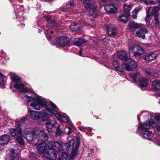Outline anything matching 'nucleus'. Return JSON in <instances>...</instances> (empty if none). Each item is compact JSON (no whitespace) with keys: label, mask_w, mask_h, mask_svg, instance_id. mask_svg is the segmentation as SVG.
Here are the masks:
<instances>
[{"label":"nucleus","mask_w":160,"mask_h":160,"mask_svg":"<svg viewBox=\"0 0 160 160\" xmlns=\"http://www.w3.org/2000/svg\"><path fill=\"white\" fill-rule=\"evenodd\" d=\"M25 86V85L22 83H16L14 86V87L17 89H21Z\"/></svg>","instance_id":"nucleus-43"},{"label":"nucleus","mask_w":160,"mask_h":160,"mask_svg":"<svg viewBox=\"0 0 160 160\" xmlns=\"http://www.w3.org/2000/svg\"><path fill=\"white\" fill-rule=\"evenodd\" d=\"M14 11L16 13V15L17 16L16 18L17 19H19L18 21H21L22 20V21L23 20V17L21 16L20 17L19 16L22 14V11H23L24 9V7L20 5H16L14 6Z\"/></svg>","instance_id":"nucleus-9"},{"label":"nucleus","mask_w":160,"mask_h":160,"mask_svg":"<svg viewBox=\"0 0 160 160\" xmlns=\"http://www.w3.org/2000/svg\"><path fill=\"white\" fill-rule=\"evenodd\" d=\"M127 62L123 63V70L130 71L135 70L137 68V65L134 61L131 59H128Z\"/></svg>","instance_id":"nucleus-8"},{"label":"nucleus","mask_w":160,"mask_h":160,"mask_svg":"<svg viewBox=\"0 0 160 160\" xmlns=\"http://www.w3.org/2000/svg\"><path fill=\"white\" fill-rule=\"evenodd\" d=\"M67 154L64 152L62 153L61 155L60 156L58 160H67Z\"/></svg>","instance_id":"nucleus-42"},{"label":"nucleus","mask_w":160,"mask_h":160,"mask_svg":"<svg viewBox=\"0 0 160 160\" xmlns=\"http://www.w3.org/2000/svg\"><path fill=\"white\" fill-rule=\"evenodd\" d=\"M5 76L0 72V85L4 84L3 79Z\"/></svg>","instance_id":"nucleus-50"},{"label":"nucleus","mask_w":160,"mask_h":160,"mask_svg":"<svg viewBox=\"0 0 160 160\" xmlns=\"http://www.w3.org/2000/svg\"><path fill=\"white\" fill-rule=\"evenodd\" d=\"M85 130H88V131L89 132H91L92 130V128L89 127H85Z\"/></svg>","instance_id":"nucleus-62"},{"label":"nucleus","mask_w":160,"mask_h":160,"mask_svg":"<svg viewBox=\"0 0 160 160\" xmlns=\"http://www.w3.org/2000/svg\"><path fill=\"white\" fill-rule=\"evenodd\" d=\"M129 75L130 77L136 82L139 81L141 77V75L138 72H131L129 74Z\"/></svg>","instance_id":"nucleus-25"},{"label":"nucleus","mask_w":160,"mask_h":160,"mask_svg":"<svg viewBox=\"0 0 160 160\" xmlns=\"http://www.w3.org/2000/svg\"><path fill=\"white\" fill-rule=\"evenodd\" d=\"M143 53V50L141 47L139 46L138 45L135 54H134V56L135 57L137 56H140Z\"/></svg>","instance_id":"nucleus-32"},{"label":"nucleus","mask_w":160,"mask_h":160,"mask_svg":"<svg viewBox=\"0 0 160 160\" xmlns=\"http://www.w3.org/2000/svg\"><path fill=\"white\" fill-rule=\"evenodd\" d=\"M10 138L8 135H2L0 137V141L2 142L0 144L2 145L7 144L10 141Z\"/></svg>","instance_id":"nucleus-23"},{"label":"nucleus","mask_w":160,"mask_h":160,"mask_svg":"<svg viewBox=\"0 0 160 160\" xmlns=\"http://www.w3.org/2000/svg\"><path fill=\"white\" fill-rule=\"evenodd\" d=\"M154 19L155 21V23L157 25H158L160 23L158 14H156L154 15Z\"/></svg>","instance_id":"nucleus-48"},{"label":"nucleus","mask_w":160,"mask_h":160,"mask_svg":"<svg viewBox=\"0 0 160 160\" xmlns=\"http://www.w3.org/2000/svg\"><path fill=\"white\" fill-rule=\"evenodd\" d=\"M138 45L136 44H134L132 45L129 48V52L130 53H132L135 54V52L136 51Z\"/></svg>","instance_id":"nucleus-38"},{"label":"nucleus","mask_w":160,"mask_h":160,"mask_svg":"<svg viewBox=\"0 0 160 160\" xmlns=\"http://www.w3.org/2000/svg\"><path fill=\"white\" fill-rule=\"evenodd\" d=\"M29 157L31 160L35 159L36 158V154L35 153H30L29 154Z\"/></svg>","instance_id":"nucleus-51"},{"label":"nucleus","mask_w":160,"mask_h":160,"mask_svg":"<svg viewBox=\"0 0 160 160\" xmlns=\"http://www.w3.org/2000/svg\"><path fill=\"white\" fill-rule=\"evenodd\" d=\"M57 158V154L56 153L53 151L51 153V160H55Z\"/></svg>","instance_id":"nucleus-49"},{"label":"nucleus","mask_w":160,"mask_h":160,"mask_svg":"<svg viewBox=\"0 0 160 160\" xmlns=\"http://www.w3.org/2000/svg\"><path fill=\"white\" fill-rule=\"evenodd\" d=\"M51 145V150L52 149L55 152H59L63 150L62 145L57 142H52Z\"/></svg>","instance_id":"nucleus-10"},{"label":"nucleus","mask_w":160,"mask_h":160,"mask_svg":"<svg viewBox=\"0 0 160 160\" xmlns=\"http://www.w3.org/2000/svg\"><path fill=\"white\" fill-rule=\"evenodd\" d=\"M35 145L36 146L37 149L39 154L43 153V157L50 159L49 147L45 143L38 142Z\"/></svg>","instance_id":"nucleus-4"},{"label":"nucleus","mask_w":160,"mask_h":160,"mask_svg":"<svg viewBox=\"0 0 160 160\" xmlns=\"http://www.w3.org/2000/svg\"><path fill=\"white\" fill-rule=\"evenodd\" d=\"M160 9V7H150L148 8L147 11L151 14H155L158 12Z\"/></svg>","instance_id":"nucleus-28"},{"label":"nucleus","mask_w":160,"mask_h":160,"mask_svg":"<svg viewBox=\"0 0 160 160\" xmlns=\"http://www.w3.org/2000/svg\"><path fill=\"white\" fill-rule=\"evenodd\" d=\"M72 7V6H71L68 3L66 5V8H67V9L68 10V9H69Z\"/></svg>","instance_id":"nucleus-63"},{"label":"nucleus","mask_w":160,"mask_h":160,"mask_svg":"<svg viewBox=\"0 0 160 160\" xmlns=\"http://www.w3.org/2000/svg\"><path fill=\"white\" fill-rule=\"evenodd\" d=\"M155 119L158 121V122L160 123V116H156L155 117Z\"/></svg>","instance_id":"nucleus-58"},{"label":"nucleus","mask_w":160,"mask_h":160,"mask_svg":"<svg viewBox=\"0 0 160 160\" xmlns=\"http://www.w3.org/2000/svg\"><path fill=\"white\" fill-rule=\"evenodd\" d=\"M74 0H70L68 3L72 6L74 4Z\"/></svg>","instance_id":"nucleus-57"},{"label":"nucleus","mask_w":160,"mask_h":160,"mask_svg":"<svg viewBox=\"0 0 160 160\" xmlns=\"http://www.w3.org/2000/svg\"><path fill=\"white\" fill-rule=\"evenodd\" d=\"M119 20L124 23H126L128 21V19L126 15L123 13L119 17Z\"/></svg>","instance_id":"nucleus-37"},{"label":"nucleus","mask_w":160,"mask_h":160,"mask_svg":"<svg viewBox=\"0 0 160 160\" xmlns=\"http://www.w3.org/2000/svg\"><path fill=\"white\" fill-rule=\"evenodd\" d=\"M51 126L52 128L54 127L56 128V136H60L63 133L62 131L60 129V126L56 121H54L53 123L51 122Z\"/></svg>","instance_id":"nucleus-17"},{"label":"nucleus","mask_w":160,"mask_h":160,"mask_svg":"<svg viewBox=\"0 0 160 160\" xmlns=\"http://www.w3.org/2000/svg\"><path fill=\"white\" fill-rule=\"evenodd\" d=\"M21 146H19L18 147V148L17 150V152H18V154H19V152L21 151V149L20 148V147Z\"/></svg>","instance_id":"nucleus-64"},{"label":"nucleus","mask_w":160,"mask_h":160,"mask_svg":"<svg viewBox=\"0 0 160 160\" xmlns=\"http://www.w3.org/2000/svg\"><path fill=\"white\" fill-rule=\"evenodd\" d=\"M15 126L16 127V129L18 130H20L22 131V123L21 122V121H18L16 122Z\"/></svg>","instance_id":"nucleus-46"},{"label":"nucleus","mask_w":160,"mask_h":160,"mask_svg":"<svg viewBox=\"0 0 160 160\" xmlns=\"http://www.w3.org/2000/svg\"><path fill=\"white\" fill-rule=\"evenodd\" d=\"M106 29L108 34L111 37L114 36L117 32V28L112 25L107 26Z\"/></svg>","instance_id":"nucleus-13"},{"label":"nucleus","mask_w":160,"mask_h":160,"mask_svg":"<svg viewBox=\"0 0 160 160\" xmlns=\"http://www.w3.org/2000/svg\"><path fill=\"white\" fill-rule=\"evenodd\" d=\"M78 148L77 146H76L75 148L71 150L72 152L71 154V158H73L77 155V150Z\"/></svg>","instance_id":"nucleus-40"},{"label":"nucleus","mask_w":160,"mask_h":160,"mask_svg":"<svg viewBox=\"0 0 160 160\" xmlns=\"http://www.w3.org/2000/svg\"><path fill=\"white\" fill-rule=\"evenodd\" d=\"M24 133L26 136L25 138L28 141H32L36 137L35 130L32 128H26L24 130Z\"/></svg>","instance_id":"nucleus-7"},{"label":"nucleus","mask_w":160,"mask_h":160,"mask_svg":"<svg viewBox=\"0 0 160 160\" xmlns=\"http://www.w3.org/2000/svg\"><path fill=\"white\" fill-rule=\"evenodd\" d=\"M141 2H143L146 4H149V3H151L152 4H154V2H151L150 0H141Z\"/></svg>","instance_id":"nucleus-53"},{"label":"nucleus","mask_w":160,"mask_h":160,"mask_svg":"<svg viewBox=\"0 0 160 160\" xmlns=\"http://www.w3.org/2000/svg\"><path fill=\"white\" fill-rule=\"evenodd\" d=\"M58 110L57 106L51 101V116L54 115L61 122H67L68 121V117L65 113L62 115L58 113Z\"/></svg>","instance_id":"nucleus-2"},{"label":"nucleus","mask_w":160,"mask_h":160,"mask_svg":"<svg viewBox=\"0 0 160 160\" xmlns=\"http://www.w3.org/2000/svg\"><path fill=\"white\" fill-rule=\"evenodd\" d=\"M150 128V126L148 124L147 121L143 123L139 122L138 126V130L140 131L142 134L149 130Z\"/></svg>","instance_id":"nucleus-11"},{"label":"nucleus","mask_w":160,"mask_h":160,"mask_svg":"<svg viewBox=\"0 0 160 160\" xmlns=\"http://www.w3.org/2000/svg\"><path fill=\"white\" fill-rule=\"evenodd\" d=\"M81 28L80 24L75 22L72 23L70 26L71 31L73 32L77 31L80 29Z\"/></svg>","instance_id":"nucleus-27"},{"label":"nucleus","mask_w":160,"mask_h":160,"mask_svg":"<svg viewBox=\"0 0 160 160\" xmlns=\"http://www.w3.org/2000/svg\"><path fill=\"white\" fill-rule=\"evenodd\" d=\"M15 151V150L14 149H12L10 151L12 154L7 156L6 160H17V158L13 156V154H14Z\"/></svg>","instance_id":"nucleus-31"},{"label":"nucleus","mask_w":160,"mask_h":160,"mask_svg":"<svg viewBox=\"0 0 160 160\" xmlns=\"http://www.w3.org/2000/svg\"><path fill=\"white\" fill-rule=\"evenodd\" d=\"M113 65L117 71L120 72H122L123 71V63L120 64L117 61L113 62Z\"/></svg>","instance_id":"nucleus-24"},{"label":"nucleus","mask_w":160,"mask_h":160,"mask_svg":"<svg viewBox=\"0 0 160 160\" xmlns=\"http://www.w3.org/2000/svg\"><path fill=\"white\" fill-rule=\"evenodd\" d=\"M148 32V30L146 28H142L137 31L136 34L137 37L142 39H144L145 38V34Z\"/></svg>","instance_id":"nucleus-19"},{"label":"nucleus","mask_w":160,"mask_h":160,"mask_svg":"<svg viewBox=\"0 0 160 160\" xmlns=\"http://www.w3.org/2000/svg\"><path fill=\"white\" fill-rule=\"evenodd\" d=\"M74 43L75 45L78 46H79L82 45L83 44L86 43V41L84 39H80L78 38L75 39Z\"/></svg>","instance_id":"nucleus-30"},{"label":"nucleus","mask_w":160,"mask_h":160,"mask_svg":"<svg viewBox=\"0 0 160 160\" xmlns=\"http://www.w3.org/2000/svg\"><path fill=\"white\" fill-rule=\"evenodd\" d=\"M105 10L108 12L115 13L117 10V8L113 3L106 5L104 7Z\"/></svg>","instance_id":"nucleus-15"},{"label":"nucleus","mask_w":160,"mask_h":160,"mask_svg":"<svg viewBox=\"0 0 160 160\" xmlns=\"http://www.w3.org/2000/svg\"><path fill=\"white\" fill-rule=\"evenodd\" d=\"M57 43L61 46H64L69 43V38L67 36H61L57 40Z\"/></svg>","instance_id":"nucleus-12"},{"label":"nucleus","mask_w":160,"mask_h":160,"mask_svg":"<svg viewBox=\"0 0 160 160\" xmlns=\"http://www.w3.org/2000/svg\"><path fill=\"white\" fill-rule=\"evenodd\" d=\"M103 41L104 42H109L110 41V39L108 38H104L103 39Z\"/></svg>","instance_id":"nucleus-59"},{"label":"nucleus","mask_w":160,"mask_h":160,"mask_svg":"<svg viewBox=\"0 0 160 160\" xmlns=\"http://www.w3.org/2000/svg\"><path fill=\"white\" fill-rule=\"evenodd\" d=\"M75 143V141L73 140L70 141L68 143V149L72 150L74 149V146Z\"/></svg>","instance_id":"nucleus-44"},{"label":"nucleus","mask_w":160,"mask_h":160,"mask_svg":"<svg viewBox=\"0 0 160 160\" xmlns=\"http://www.w3.org/2000/svg\"><path fill=\"white\" fill-rule=\"evenodd\" d=\"M142 138L148 140H153L160 142V136L152 132L149 130L142 134Z\"/></svg>","instance_id":"nucleus-6"},{"label":"nucleus","mask_w":160,"mask_h":160,"mask_svg":"<svg viewBox=\"0 0 160 160\" xmlns=\"http://www.w3.org/2000/svg\"><path fill=\"white\" fill-rule=\"evenodd\" d=\"M11 78L12 80L16 83L19 82L21 81L20 78L15 74H12Z\"/></svg>","instance_id":"nucleus-35"},{"label":"nucleus","mask_w":160,"mask_h":160,"mask_svg":"<svg viewBox=\"0 0 160 160\" xmlns=\"http://www.w3.org/2000/svg\"><path fill=\"white\" fill-rule=\"evenodd\" d=\"M26 118H22L21 120H19V121H21V122L22 123H23L24 121H26Z\"/></svg>","instance_id":"nucleus-61"},{"label":"nucleus","mask_w":160,"mask_h":160,"mask_svg":"<svg viewBox=\"0 0 160 160\" xmlns=\"http://www.w3.org/2000/svg\"><path fill=\"white\" fill-rule=\"evenodd\" d=\"M60 10L61 11H62L64 12H66L67 11V8H65L63 6H62L60 8Z\"/></svg>","instance_id":"nucleus-56"},{"label":"nucleus","mask_w":160,"mask_h":160,"mask_svg":"<svg viewBox=\"0 0 160 160\" xmlns=\"http://www.w3.org/2000/svg\"><path fill=\"white\" fill-rule=\"evenodd\" d=\"M157 57V54L156 52L147 53L145 55L144 59L148 61H151L156 59Z\"/></svg>","instance_id":"nucleus-20"},{"label":"nucleus","mask_w":160,"mask_h":160,"mask_svg":"<svg viewBox=\"0 0 160 160\" xmlns=\"http://www.w3.org/2000/svg\"><path fill=\"white\" fill-rule=\"evenodd\" d=\"M123 8L125 12L128 15H130V11L131 9V7L130 5L127 4H125Z\"/></svg>","instance_id":"nucleus-36"},{"label":"nucleus","mask_w":160,"mask_h":160,"mask_svg":"<svg viewBox=\"0 0 160 160\" xmlns=\"http://www.w3.org/2000/svg\"><path fill=\"white\" fill-rule=\"evenodd\" d=\"M46 19L47 20V23L46 26L47 27L49 28L50 26V17L49 16H46L45 17Z\"/></svg>","instance_id":"nucleus-52"},{"label":"nucleus","mask_w":160,"mask_h":160,"mask_svg":"<svg viewBox=\"0 0 160 160\" xmlns=\"http://www.w3.org/2000/svg\"><path fill=\"white\" fill-rule=\"evenodd\" d=\"M42 115L43 116L42 121H45L50 117V108L48 107L46 108L42 113Z\"/></svg>","instance_id":"nucleus-26"},{"label":"nucleus","mask_w":160,"mask_h":160,"mask_svg":"<svg viewBox=\"0 0 160 160\" xmlns=\"http://www.w3.org/2000/svg\"><path fill=\"white\" fill-rule=\"evenodd\" d=\"M45 125L47 131L49 132H50V121H48Z\"/></svg>","instance_id":"nucleus-54"},{"label":"nucleus","mask_w":160,"mask_h":160,"mask_svg":"<svg viewBox=\"0 0 160 160\" xmlns=\"http://www.w3.org/2000/svg\"><path fill=\"white\" fill-rule=\"evenodd\" d=\"M152 85L155 90H160V80H155L152 82Z\"/></svg>","instance_id":"nucleus-34"},{"label":"nucleus","mask_w":160,"mask_h":160,"mask_svg":"<svg viewBox=\"0 0 160 160\" xmlns=\"http://www.w3.org/2000/svg\"><path fill=\"white\" fill-rule=\"evenodd\" d=\"M147 122L148 124L149 125H151L152 127L153 128L156 127L157 124L153 119H151L149 121H147Z\"/></svg>","instance_id":"nucleus-45"},{"label":"nucleus","mask_w":160,"mask_h":160,"mask_svg":"<svg viewBox=\"0 0 160 160\" xmlns=\"http://www.w3.org/2000/svg\"><path fill=\"white\" fill-rule=\"evenodd\" d=\"M143 24L141 23H138L134 21H131L129 23L130 30L133 31L136 28H139L142 27Z\"/></svg>","instance_id":"nucleus-21"},{"label":"nucleus","mask_w":160,"mask_h":160,"mask_svg":"<svg viewBox=\"0 0 160 160\" xmlns=\"http://www.w3.org/2000/svg\"><path fill=\"white\" fill-rule=\"evenodd\" d=\"M29 90L27 88H24L23 89H22L20 92H29Z\"/></svg>","instance_id":"nucleus-55"},{"label":"nucleus","mask_w":160,"mask_h":160,"mask_svg":"<svg viewBox=\"0 0 160 160\" xmlns=\"http://www.w3.org/2000/svg\"><path fill=\"white\" fill-rule=\"evenodd\" d=\"M151 15V14L147 11L146 16L145 18V21L146 22L147 26L150 28H152L154 25V23L153 22H150L149 21V19Z\"/></svg>","instance_id":"nucleus-22"},{"label":"nucleus","mask_w":160,"mask_h":160,"mask_svg":"<svg viewBox=\"0 0 160 160\" xmlns=\"http://www.w3.org/2000/svg\"><path fill=\"white\" fill-rule=\"evenodd\" d=\"M83 4L90 16H92L94 18L97 17L98 13L96 10L97 7L92 1L84 0Z\"/></svg>","instance_id":"nucleus-3"},{"label":"nucleus","mask_w":160,"mask_h":160,"mask_svg":"<svg viewBox=\"0 0 160 160\" xmlns=\"http://www.w3.org/2000/svg\"><path fill=\"white\" fill-rule=\"evenodd\" d=\"M141 9V7H138V8H135L134 10L132 11V12L135 13V14H133L132 15V17L133 19H135L137 18L136 14Z\"/></svg>","instance_id":"nucleus-39"},{"label":"nucleus","mask_w":160,"mask_h":160,"mask_svg":"<svg viewBox=\"0 0 160 160\" xmlns=\"http://www.w3.org/2000/svg\"><path fill=\"white\" fill-rule=\"evenodd\" d=\"M23 99L27 102L32 101L30 103V106L36 110H39L41 107L45 108L48 106L47 100L41 96H36L34 97V100L33 98L26 95L24 97Z\"/></svg>","instance_id":"nucleus-1"},{"label":"nucleus","mask_w":160,"mask_h":160,"mask_svg":"<svg viewBox=\"0 0 160 160\" xmlns=\"http://www.w3.org/2000/svg\"><path fill=\"white\" fill-rule=\"evenodd\" d=\"M139 81H140V84L141 87H146L148 84V82L147 79L143 78H140Z\"/></svg>","instance_id":"nucleus-33"},{"label":"nucleus","mask_w":160,"mask_h":160,"mask_svg":"<svg viewBox=\"0 0 160 160\" xmlns=\"http://www.w3.org/2000/svg\"><path fill=\"white\" fill-rule=\"evenodd\" d=\"M28 114L30 118L33 120H37L40 118L41 113L39 112L31 110H28Z\"/></svg>","instance_id":"nucleus-14"},{"label":"nucleus","mask_w":160,"mask_h":160,"mask_svg":"<svg viewBox=\"0 0 160 160\" xmlns=\"http://www.w3.org/2000/svg\"><path fill=\"white\" fill-rule=\"evenodd\" d=\"M117 56L120 59L124 60L125 62H127L128 59H130L128 58L127 52L124 51H121L118 52Z\"/></svg>","instance_id":"nucleus-16"},{"label":"nucleus","mask_w":160,"mask_h":160,"mask_svg":"<svg viewBox=\"0 0 160 160\" xmlns=\"http://www.w3.org/2000/svg\"><path fill=\"white\" fill-rule=\"evenodd\" d=\"M44 32L46 37L48 40L49 42L50 41V28L48 29H45Z\"/></svg>","instance_id":"nucleus-41"},{"label":"nucleus","mask_w":160,"mask_h":160,"mask_svg":"<svg viewBox=\"0 0 160 160\" xmlns=\"http://www.w3.org/2000/svg\"><path fill=\"white\" fill-rule=\"evenodd\" d=\"M78 129H79L80 130H83V132L85 131V128H84L83 127H78Z\"/></svg>","instance_id":"nucleus-60"},{"label":"nucleus","mask_w":160,"mask_h":160,"mask_svg":"<svg viewBox=\"0 0 160 160\" xmlns=\"http://www.w3.org/2000/svg\"><path fill=\"white\" fill-rule=\"evenodd\" d=\"M9 133L12 137L16 138V140L20 145H24V142L22 137V131L15 128L10 129Z\"/></svg>","instance_id":"nucleus-5"},{"label":"nucleus","mask_w":160,"mask_h":160,"mask_svg":"<svg viewBox=\"0 0 160 160\" xmlns=\"http://www.w3.org/2000/svg\"><path fill=\"white\" fill-rule=\"evenodd\" d=\"M58 24L57 21L51 19V27H57Z\"/></svg>","instance_id":"nucleus-47"},{"label":"nucleus","mask_w":160,"mask_h":160,"mask_svg":"<svg viewBox=\"0 0 160 160\" xmlns=\"http://www.w3.org/2000/svg\"><path fill=\"white\" fill-rule=\"evenodd\" d=\"M48 139V137L47 133L43 130H40L39 133V138L38 142H44Z\"/></svg>","instance_id":"nucleus-18"},{"label":"nucleus","mask_w":160,"mask_h":160,"mask_svg":"<svg viewBox=\"0 0 160 160\" xmlns=\"http://www.w3.org/2000/svg\"><path fill=\"white\" fill-rule=\"evenodd\" d=\"M145 72L147 74L152 77H155V75L157 74V72L152 68H146Z\"/></svg>","instance_id":"nucleus-29"}]
</instances>
